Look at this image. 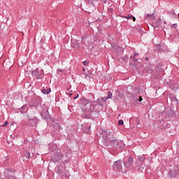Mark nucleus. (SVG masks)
<instances>
[{
    "instance_id": "1",
    "label": "nucleus",
    "mask_w": 179,
    "mask_h": 179,
    "mask_svg": "<svg viewBox=\"0 0 179 179\" xmlns=\"http://www.w3.org/2000/svg\"><path fill=\"white\" fill-rule=\"evenodd\" d=\"M80 106L81 110L85 113H92L94 107L91 104V101L87 99L83 98L80 100Z\"/></svg>"
},
{
    "instance_id": "2",
    "label": "nucleus",
    "mask_w": 179,
    "mask_h": 179,
    "mask_svg": "<svg viewBox=\"0 0 179 179\" xmlns=\"http://www.w3.org/2000/svg\"><path fill=\"white\" fill-rule=\"evenodd\" d=\"M31 76L37 79H41L44 77V70L37 68L31 71Z\"/></svg>"
},
{
    "instance_id": "3",
    "label": "nucleus",
    "mask_w": 179,
    "mask_h": 179,
    "mask_svg": "<svg viewBox=\"0 0 179 179\" xmlns=\"http://www.w3.org/2000/svg\"><path fill=\"white\" fill-rule=\"evenodd\" d=\"M102 134L103 136V138L109 139L111 141V143H113V144L118 143V141H117V139H115V138L110 139V136H113V133H109V132L107 133L106 131H103L102 132Z\"/></svg>"
},
{
    "instance_id": "4",
    "label": "nucleus",
    "mask_w": 179,
    "mask_h": 179,
    "mask_svg": "<svg viewBox=\"0 0 179 179\" xmlns=\"http://www.w3.org/2000/svg\"><path fill=\"white\" fill-rule=\"evenodd\" d=\"M113 169L115 171H122V163H121L120 161L115 162V164H113Z\"/></svg>"
},
{
    "instance_id": "5",
    "label": "nucleus",
    "mask_w": 179,
    "mask_h": 179,
    "mask_svg": "<svg viewBox=\"0 0 179 179\" xmlns=\"http://www.w3.org/2000/svg\"><path fill=\"white\" fill-rule=\"evenodd\" d=\"M134 161V159H133V157H129V160H127V167L129 168V166H132Z\"/></svg>"
},
{
    "instance_id": "6",
    "label": "nucleus",
    "mask_w": 179,
    "mask_h": 179,
    "mask_svg": "<svg viewBox=\"0 0 179 179\" xmlns=\"http://www.w3.org/2000/svg\"><path fill=\"white\" fill-rule=\"evenodd\" d=\"M41 92H43V94H48L51 92V90L50 88H45L41 90Z\"/></svg>"
},
{
    "instance_id": "7",
    "label": "nucleus",
    "mask_w": 179,
    "mask_h": 179,
    "mask_svg": "<svg viewBox=\"0 0 179 179\" xmlns=\"http://www.w3.org/2000/svg\"><path fill=\"white\" fill-rule=\"evenodd\" d=\"M124 18H127V20L133 19V22H135L136 20V18H135V17H133L132 15H127V17H124Z\"/></svg>"
},
{
    "instance_id": "8",
    "label": "nucleus",
    "mask_w": 179,
    "mask_h": 179,
    "mask_svg": "<svg viewBox=\"0 0 179 179\" xmlns=\"http://www.w3.org/2000/svg\"><path fill=\"white\" fill-rule=\"evenodd\" d=\"M124 122H123V120H120L118 122H117V124L120 125V126H122L123 125Z\"/></svg>"
},
{
    "instance_id": "9",
    "label": "nucleus",
    "mask_w": 179,
    "mask_h": 179,
    "mask_svg": "<svg viewBox=\"0 0 179 179\" xmlns=\"http://www.w3.org/2000/svg\"><path fill=\"white\" fill-rule=\"evenodd\" d=\"M25 156H27V159H30V152H25Z\"/></svg>"
},
{
    "instance_id": "10",
    "label": "nucleus",
    "mask_w": 179,
    "mask_h": 179,
    "mask_svg": "<svg viewBox=\"0 0 179 179\" xmlns=\"http://www.w3.org/2000/svg\"><path fill=\"white\" fill-rule=\"evenodd\" d=\"M113 96V93H111L110 92H108V98L111 99V96Z\"/></svg>"
},
{
    "instance_id": "11",
    "label": "nucleus",
    "mask_w": 179,
    "mask_h": 179,
    "mask_svg": "<svg viewBox=\"0 0 179 179\" xmlns=\"http://www.w3.org/2000/svg\"><path fill=\"white\" fill-rule=\"evenodd\" d=\"M109 99H111V98H108V96L107 97H103V98H101V100H103V101H106Z\"/></svg>"
},
{
    "instance_id": "12",
    "label": "nucleus",
    "mask_w": 179,
    "mask_h": 179,
    "mask_svg": "<svg viewBox=\"0 0 179 179\" xmlns=\"http://www.w3.org/2000/svg\"><path fill=\"white\" fill-rule=\"evenodd\" d=\"M83 64L85 65V66H87V64H89V62H87V61H83Z\"/></svg>"
},
{
    "instance_id": "13",
    "label": "nucleus",
    "mask_w": 179,
    "mask_h": 179,
    "mask_svg": "<svg viewBox=\"0 0 179 179\" xmlns=\"http://www.w3.org/2000/svg\"><path fill=\"white\" fill-rule=\"evenodd\" d=\"M8 124V122L6 121L4 124H3V127H6Z\"/></svg>"
},
{
    "instance_id": "14",
    "label": "nucleus",
    "mask_w": 179,
    "mask_h": 179,
    "mask_svg": "<svg viewBox=\"0 0 179 179\" xmlns=\"http://www.w3.org/2000/svg\"><path fill=\"white\" fill-rule=\"evenodd\" d=\"M78 96H79V95H78V94H77V96H76L75 97H73V100H75V99H78Z\"/></svg>"
},
{
    "instance_id": "15",
    "label": "nucleus",
    "mask_w": 179,
    "mask_h": 179,
    "mask_svg": "<svg viewBox=\"0 0 179 179\" xmlns=\"http://www.w3.org/2000/svg\"><path fill=\"white\" fill-rule=\"evenodd\" d=\"M143 101V98L141 96H139L138 101Z\"/></svg>"
},
{
    "instance_id": "16",
    "label": "nucleus",
    "mask_w": 179,
    "mask_h": 179,
    "mask_svg": "<svg viewBox=\"0 0 179 179\" xmlns=\"http://www.w3.org/2000/svg\"><path fill=\"white\" fill-rule=\"evenodd\" d=\"M137 56H138V53H135V55H134V57H136Z\"/></svg>"
},
{
    "instance_id": "17",
    "label": "nucleus",
    "mask_w": 179,
    "mask_h": 179,
    "mask_svg": "<svg viewBox=\"0 0 179 179\" xmlns=\"http://www.w3.org/2000/svg\"><path fill=\"white\" fill-rule=\"evenodd\" d=\"M101 1H103V3H106L107 0H101Z\"/></svg>"
},
{
    "instance_id": "18",
    "label": "nucleus",
    "mask_w": 179,
    "mask_h": 179,
    "mask_svg": "<svg viewBox=\"0 0 179 179\" xmlns=\"http://www.w3.org/2000/svg\"><path fill=\"white\" fill-rule=\"evenodd\" d=\"M173 28H176V27H177L176 24H173Z\"/></svg>"
},
{
    "instance_id": "19",
    "label": "nucleus",
    "mask_w": 179,
    "mask_h": 179,
    "mask_svg": "<svg viewBox=\"0 0 179 179\" xmlns=\"http://www.w3.org/2000/svg\"><path fill=\"white\" fill-rule=\"evenodd\" d=\"M83 71H86V68L83 67Z\"/></svg>"
},
{
    "instance_id": "20",
    "label": "nucleus",
    "mask_w": 179,
    "mask_h": 179,
    "mask_svg": "<svg viewBox=\"0 0 179 179\" xmlns=\"http://www.w3.org/2000/svg\"><path fill=\"white\" fill-rule=\"evenodd\" d=\"M134 61H135V62H137V59H134Z\"/></svg>"
},
{
    "instance_id": "21",
    "label": "nucleus",
    "mask_w": 179,
    "mask_h": 179,
    "mask_svg": "<svg viewBox=\"0 0 179 179\" xmlns=\"http://www.w3.org/2000/svg\"><path fill=\"white\" fill-rule=\"evenodd\" d=\"M148 57H145V61H148Z\"/></svg>"
},
{
    "instance_id": "22",
    "label": "nucleus",
    "mask_w": 179,
    "mask_h": 179,
    "mask_svg": "<svg viewBox=\"0 0 179 179\" xmlns=\"http://www.w3.org/2000/svg\"><path fill=\"white\" fill-rule=\"evenodd\" d=\"M115 146H117V144H115Z\"/></svg>"
},
{
    "instance_id": "23",
    "label": "nucleus",
    "mask_w": 179,
    "mask_h": 179,
    "mask_svg": "<svg viewBox=\"0 0 179 179\" xmlns=\"http://www.w3.org/2000/svg\"><path fill=\"white\" fill-rule=\"evenodd\" d=\"M164 24H166V22H164Z\"/></svg>"
},
{
    "instance_id": "24",
    "label": "nucleus",
    "mask_w": 179,
    "mask_h": 179,
    "mask_svg": "<svg viewBox=\"0 0 179 179\" xmlns=\"http://www.w3.org/2000/svg\"><path fill=\"white\" fill-rule=\"evenodd\" d=\"M178 17H179V13L178 14Z\"/></svg>"
},
{
    "instance_id": "25",
    "label": "nucleus",
    "mask_w": 179,
    "mask_h": 179,
    "mask_svg": "<svg viewBox=\"0 0 179 179\" xmlns=\"http://www.w3.org/2000/svg\"><path fill=\"white\" fill-rule=\"evenodd\" d=\"M119 117H120V115H119Z\"/></svg>"
},
{
    "instance_id": "26",
    "label": "nucleus",
    "mask_w": 179,
    "mask_h": 179,
    "mask_svg": "<svg viewBox=\"0 0 179 179\" xmlns=\"http://www.w3.org/2000/svg\"><path fill=\"white\" fill-rule=\"evenodd\" d=\"M13 179H16V178H13Z\"/></svg>"
}]
</instances>
